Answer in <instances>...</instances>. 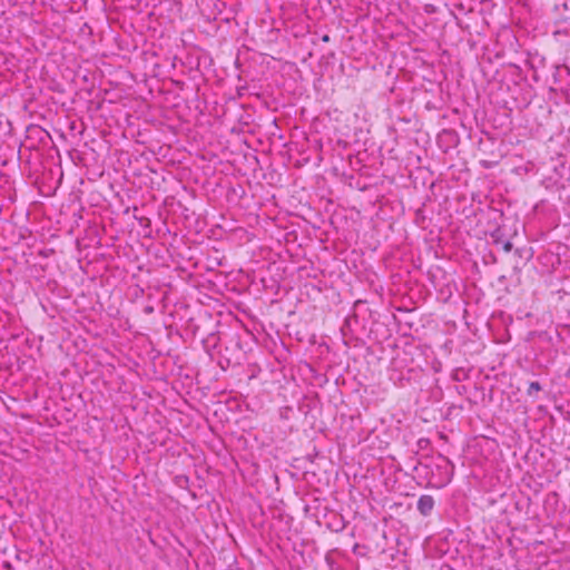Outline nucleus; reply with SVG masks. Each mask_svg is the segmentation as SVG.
<instances>
[{
    "mask_svg": "<svg viewBox=\"0 0 570 570\" xmlns=\"http://www.w3.org/2000/svg\"><path fill=\"white\" fill-rule=\"evenodd\" d=\"M434 508V499L431 495H421L417 501V510L422 515H429Z\"/></svg>",
    "mask_w": 570,
    "mask_h": 570,
    "instance_id": "1",
    "label": "nucleus"
},
{
    "mask_svg": "<svg viewBox=\"0 0 570 570\" xmlns=\"http://www.w3.org/2000/svg\"><path fill=\"white\" fill-rule=\"evenodd\" d=\"M493 243L498 246H501L504 253H509L512 249V243L510 240H504L502 237V232L500 228L492 233Z\"/></svg>",
    "mask_w": 570,
    "mask_h": 570,
    "instance_id": "2",
    "label": "nucleus"
},
{
    "mask_svg": "<svg viewBox=\"0 0 570 570\" xmlns=\"http://www.w3.org/2000/svg\"><path fill=\"white\" fill-rule=\"evenodd\" d=\"M541 391V385L539 382H531L528 387V395L532 396L534 393Z\"/></svg>",
    "mask_w": 570,
    "mask_h": 570,
    "instance_id": "3",
    "label": "nucleus"
},
{
    "mask_svg": "<svg viewBox=\"0 0 570 570\" xmlns=\"http://www.w3.org/2000/svg\"><path fill=\"white\" fill-rule=\"evenodd\" d=\"M322 40L324 42H328L330 41V36H327V35L323 36Z\"/></svg>",
    "mask_w": 570,
    "mask_h": 570,
    "instance_id": "4",
    "label": "nucleus"
}]
</instances>
